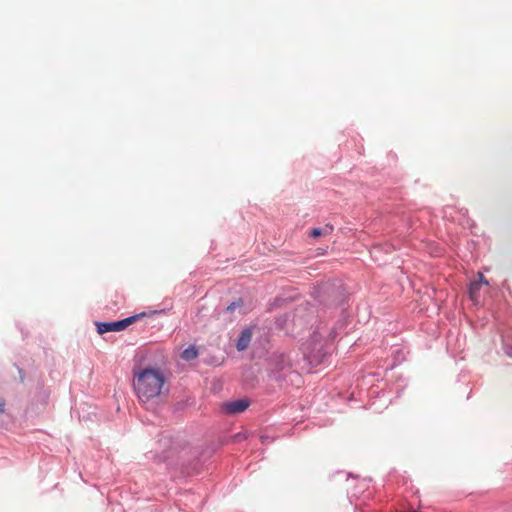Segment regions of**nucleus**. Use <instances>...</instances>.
Listing matches in <instances>:
<instances>
[{"label":"nucleus","instance_id":"nucleus-1","mask_svg":"<svg viewBox=\"0 0 512 512\" xmlns=\"http://www.w3.org/2000/svg\"><path fill=\"white\" fill-rule=\"evenodd\" d=\"M164 384L165 376L158 368L135 367L133 369V388L141 402L159 397Z\"/></svg>","mask_w":512,"mask_h":512},{"label":"nucleus","instance_id":"nucleus-8","mask_svg":"<svg viewBox=\"0 0 512 512\" xmlns=\"http://www.w3.org/2000/svg\"><path fill=\"white\" fill-rule=\"evenodd\" d=\"M242 306L241 301L232 302L229 306L226 308L227 313L233 312L235 309L240 308Z\"/></svg>","mask_w":512,"mask_h":512},{"label":"nucleus","instance_id":"nucleus-5","mask_svg":"<svg viewBox=\"0 0 512 512\" xmlns=\"http://www.w3.org/2000/svg\"><path fill=\"white\" fill-rule=\"evenodd\" d=\"M479 278V281L472 282L469 286V295L473 301H477V293L479 292L481 286L483 284L488 285V282L484 278L483 274L479 273Z\"/></svg>","mask_w":512,"mask_h":512},{"label":"nucleus","instance_id":"nucleus-9","mask_svg":"<svg viewBox=\"0 0 512 512\" xmlns=\"http://www.w3.org/2000/svg\"><path fill=\"white\" fill-rule=\"evenodd\" d=\"M5 402L4 400L0 399V413L4 412Z\"/></svg>","mask_w":512,"mask_h":512},{"label":"nucleus","instance_id":"nucleus-7","mask_svg":"<svg viewBox=\"0 0 512 512\" xmlns=\"http://www.w3.org/2000/svg\"><path fill=\"white\" fill-rule=\"evenodd\" d=\"M198 356V351L197 349L194 347V346H190L188 348H186L182 353H181V358L186 360V361H190V360H193L195 359L196 357Z\"/></svg>","mask_w":512,"mask_h":512},{"label":"nucleus","instance_id":"nucleus-2","mask_svg":"<svg viewBox=\"0 0 512 512\" xmlns=\"http://www.w3.org/2000/svg\"><path fill=\"white\" fill-rule=\"evenodd\" d=\"M145 316V313H140L136 315H132L120 321L115 322H98L96 323L97 332L99 334H104L107 332H119L125 330L128 326L135 323L141 317Z\"/></svg>","mask_w":512,"mask_h":512},{"label":"nucleus","instance_id":"nucleus-3","mask_svg":"<svg viewBox=\"0 0 512 512\" xmlns=\"http://www.w3.org/2000/svg\"><path fill=\"white\" fill-rule=\"evenodd\" d=\"M250 405L248 399H237L234 401L225 402L222 405V410L226 414H238L244 412Z\"/></svg>","mask_w":512,"mask_h":512},{"label":"nucleus","instance_id":"nucleus-6","mask_svg":"<svg viewBox=\"0 0 512 512\" xmlns=\"http://www.w3.org/2000/svg\"><path fill=\"white\" fill-rule=\"evenodd\" d=\"M333 231V227L330 225H326L324 228H313L310 232V236L319 237L331 234Z\"/></svg>","mask_w":512,"mask_h":512},{"label":"nucleus","instance_id":"nucleus-4","mask_svg":"<svg viewBox=\"0 0 512 512\" xmlns=\"http://www.w3.org/2000/svg\"><path fill=\"white\" fill-rule=\"evenodd\" d=\"M252 332L250 329H244L237 340L236 347L239 351L245 350L251 341Z\"/></svg>","mask_w":512,"mask_h":512}]
</instances>
